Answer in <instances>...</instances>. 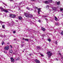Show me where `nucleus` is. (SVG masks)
<instances>
[{"label":"nucleus","instance_id":"nucleus-41","mask_svg":"<svg viewBox=\"0 0 63 63\" xmlns=\"http://www.w3.org/2000/svg\"><path fill=\"white\" fill-rule=\"evenodd\" d=\"M34 13H36V10H34Z\"/></svg>","mask_w":63,"mask_h":63},{"label":"nucleus","instance_id":"nucleus-47","mask_svg":"<svg viewBox=\"0 0 63 63\" xmlns=\"http://www.w3.org/2000/svg\"><path fill=\"white\" fill-rule=\"evenodd\" d=\"M59 54L60 55H61V53H59Z\"/></svg>","mask_w":63,"mask_h":63},{"label":"nucleus","instance_id":"nucleus-14","mask_svg":"<svg viewBox=\"0 0 63 63\" xmlns=\"http://www.w3.org/2000/svg\"><path fill=\"white\" fill-rule=\"evenodd\" d=\"M55 20L56 21H57V20H58V19H57V17H56V16H55Z\"/></svg>","mask_w":63,"mask_h":63},{"label":"nucleus","instance_id":"nucleus-36","mask_svg":"<svg viewBox=\"0 0 63 63\" xmlns=\"http://www.w3.org/2000/svg\"><path fill=\"white\" fill-rule=\"evenodd\" d=\"M31 1H35V0H31Z\"/></svg>","mask_w":63,"mask_h":63},{"label":"nucleus","instance_id":"nucleus-51","mask_svg":"<svg viewBox=\"0 0 63 63\" xmlns=\"http://www.w3.org/2000/svg\"><path fill=\"white\" fill-rule=\"evenodd\" d=\"M63 57H62V59H63Z\"/></svg>","mask_w":63,"mask_h":63},{"label":"nucleus","instance_id":"nucleus-9","mask_svg":"<svg viewBox=\"0 0 63 63\" xmlns=\"http://www.w3.org/2000/svg\"><path fill=\"white\" fill-rule=\"evenodd\" d=\"M18 18L20 20H21L22 19V17H21V16H18Z\"/></svg>","mask_w":63,"mask_h":63},{"label":"nucleus","instance_id":"nucleus-52","mask_svg":"<svg viewBox=\"0 0 63 63\" xmlns=\"http://www.w3.org/2000/svg\"><path fill=\"white\" fill-rule=\"evenodd\" d=\"M54 32H55L54 33H55V32H56V31H54Z\"/></svg>","mask_w":63,"mask_h":63},{"label":"nucleus","instance_id":"nucleus-55","mask_svg":"<svg viewBox=\"0 0 63 63\" xmlns=\"http://www.w3.org/2000/svg\"><path fill=\"white\" fill-rule=\"evenodd\" d=\"M8 44H9L7 43Z\"/></svg>","mask_w":63,"mask_h":63},{"label":"nucleus","instance_id":"nucleus-50","mask_svg":"<svg viewBox=\"0 0 63 63\" xmlns=\"http://www.w3.org/2000/svg\"><path fill=\"white\" fill-rule=\"evenodd\" d=\"M10 1H12V0H9Z\"/></svg>","mask_w":63,"mask_h":63},{"label":"nucleus","instance_id":"nucleus-26","mask_svg":"<svg viewBox=\"0 0 63 63\" xmlns=\"http://www.w3.org/2000/svg\"><path fill=\"white\" fill-rule=\"evenodd\" d=\"M29 10H30V11H32L33 10V9L30 8Z\"/></svg>","mask_w":63,"mask_h":63},{"label":"nucleus","instance_id":"nucleus-4","mask_svg":"<svg viewBox=\"0 0 63 63\" xmlns=\"http://www.w3.org/2000/svg\"><path fill=\"white\" fill-rule=\"evenodd\" d=\"M9 9H4L3 10V12H4L6 13H9V11H9Z\"/></svg>","mask_w":63,"mask_h":63},{"label":"nucleus","instance_id":"nucleus-17","mask_svg":"<svg viewBox=\"0 0 63 63\" xmlns=\"http://www.w3.org/2000/svg\"><path fill=\"white\" fill-rule=\"evenodd\" d=\"M5 25H2V27L4 29L5 28Z\"/></svg>","mask_w":63,"mask_h":63},{"label":"nucleus","instance_id":"nucleus-8","mask_svg":"<svg viewBox=\"0 0 63 63\" xmlns=\"http://www.w3.org/2000/svg\"><path fill=\"white\" fill-rule=\"evenodd\" d=\"M37 63H39L40 62V61L39 60H37V59H35L34 60Z\"/></svg>","mask_w":63,"mask_h":63},{"label":"nucleus","instance_id":"nucleus-29","mask_svg":"<svg viewBox=\"0 0 63 63\" xmlns=\"http://www.w3.org/2000/svg\"><path fill=\"white\" fill-rule=\"evenodd\" d=\"M13 33H16V32L15 31H14L13 32Z\"/></svg>","mask_w":63,"mask_h":63},{"label":"nucleus","instance_id":"nucleus-27","mask_svg":"<svg viewBox=\"0 0 63 63\" xmlns=\"http://www.w3.org/2000/svg\"><path fill=\"white\" fill-rule=\"evenodd\" d=\"M3 4L5 6H7V5L6 4H5V3H3Z\"/></svg>","mask_w":63,"mask_h":63},{"label":"nucleus","instance_id":"nucleus-34","mask_svg":"<svg viewBox=\"0 0 63 63\" xmlns=\"http://www.w3.org/2000/svg\"><path fill=\"white\" fill-rule=\"evenodd\" d=\"M4 52L5 53H7V51H4Z\"/></svg>","mask_w":63,"mask_h":63},{"label":"nucleus","instance_id":"nucleus-22","mask_svg":"<svg viewBox=\"0 0 63 63\" xmlns=\"http://www.w3.org/2000/svg\"><path fill=\"white\" fill-rule=\"evenodd\" d=\"M25 40L26 41H29V39H25Z\"/></svg>","mask_w":63,"mask_h":63},{"label":"nucleus","instance_id":"nucleus-10","mask_svg":"<svg viewBox=\"0 0 63 63\" xmlns=\"http://www.w3.org/2000/svg\"><path fill=\"white\" fill-rule=\"evenodd\" d=\"M52 9L53 10L55 11L56 10V7H53L52 8Z\"/></svg>","mask_w":63,"mask_h":63},{"label":"nucleus","instance_id":"nucleus-48","mask_svg":"<svg viewBox=\"0 0 63 63\" xmlns=\"http://www.w3.org/2000/svg\"><path fill=\"white\" fill-rule=\"evenodd\" d=\"M25 39H24V38H23V40H25Z\"/></svg>","mask_w":63,"mask_h":63},{"label":"nucleus","instance_id":"nucleus-11","mask_svg":"<svg viewBox=\"0 0 63 63\" xmlns=\"http://www.w3.org/2000/svg\"><path fill=\"white\" fill-rule=\"evenodd\" d=\"M48 2H50V3H52V0H48Z\"/></svg>","mask_w":63,"mask_h":63},{"label":"nucleus","instance_id":"nucleus-15","mask_svg":"<svg viewBox=\"0 0 63 63\" xmlns=\"http://www.w3.org/2000/svg\"><path fill=\"white\" fill-rule=\"evenodd\" d=\"M37 49H40L41 48V47L39 46H38L37 47Z\"/></svg>","mask_w":63,"mask_h":63},{"label":"nucleus","instance_id":"nucleus-7","mask_svg":"<svg viewBox=\"0 0 63 63\" xmlns=\"http://www.w3.org/2000/svg\"><path fill=\"white\" fill-rule=\"evenodd\" d=\"M38 14H40V12H42V11L41 10V8H38Z\"/></svg>","mask_w":63,"mask_h":63},{"label":"nucleus","instance_id":"nucleus-19","mask_svg":"<svg viewBox=\"0 0 63 63\" xmlns=\"http://www.w3.org/2000/svg\"><path fill=\"white\" fill-rule=\"evenodd\" d=\"M45 4H48V2L47 1H45Z\"/></svg>","mask_w":63,"mask_h":63},{"label":"nucleus","instance_id":"nucleus-20","mask_svg":"<svg viewBox=\"0 0 63 63\" xmlns=\"http://www.w3.org/2000/svg\"><path fill=\"white\" fill-rule=\"evenodd\" d=\"M0 23H6L5 22H2V21H0Z\"/></svg>","mask_w":63,"mask_h":63},{"label":"nucleus","instance_id":"nucleus-13","mask_svg":"<svg viewBox=\"0 0 63 63\" xmlns=\"http://www.w3.org/2000/svg\"><path fill=\"white\" fill-rule=\"evenodd\" d=\"M13 50H10V52L11 53H13Z\"/></svg>","mask_w":63,"mask_h":63},{"label":"nucleus","instance_id":"nucleus-25","mask_svg":"<svg viewBox=\"0 0 63 63\" xmlns=\"http://www.w3.org/2000/svg\"><path fill=\"white\" fill-rule=\"evenodd\" d=\"M19 60V57H18L16 60Z\"/></svg>","mask_w":63,"mask_h":63},{"label":"nucleus","instance_id":"nucleus-24","mask_svg":"<svg viewBox=\"0 0 63 63\" xmlns=\"http://www.w3.org/2000/svg\"><path fill=\"white\" fill-rule=\"evenodd\" d=\"M47 41H48L50 42H51V39H49L47 40Z\"/></svg>","mask_w":63,"mask_h":63},{"label":"nucleus","instance_id":"nucleus-33","mask_svg":"<svg viewBox=\"0 0 63 63\" xmlns=\"http://www.w3.org/2000/svg\"><path fill=\"white\" fill-rule=\"evenodd\" d=\"M34 8H35V9H37L38 7H36V6H35V7H34Z\"/></svg>","mask_w":63,"mask_h":63},{"label":"nucleus","instance_id":"nucleus-35","mask_svg":"<svg viewBox=\"0 0 63 63\" xmlns=\"http://www.w3.org/2000/svg\"><path fill=\"white\" fill-rule=\"evenodd\" d=\"M58 25V23H56V25Z\"/></svg>","mask_w":63,"mask_h":63},{"label":"nucleus","instance_id":"nucleus-40","mask_svg":"<svg viewBox=\"0 0 63 63\" xmlns=\"http://www.w3.org/2000/svg\"><path fill=\"white\" fill-rule=\"evenodd\" d=\"M38 22H40H40H41V21L40 20H38Z\"/></svg>","mask_w":63,"mask_h":63},{"label":"nucleus","instance_id":"nucleus-6","mask_svg":"<svg viewBox=\"0 0 63 63\" xmlns=\"http://www.w3.org/2000/svg\"><path fill=\"white\" fill-rule=\"evenodd\" d=\"M10 59L11 60V62H15V60L14 59V58L12 57H11L10 58Z\"/></svg>","mask_w":63,"mask_h":63},{"label":"nucleus","instance_id":"nucleus-43","mask_svg":"<svg viewBox=\"0 0 63 63\" xmlns=\"http://www.w3.org/2000/svg\"><path fill=\"white\" fill-rule=\"evenodd\" d=\"M4 44V42L2 43V45H3V44Z\"/></svg>","mask_w":63,"mask_h":63},{"label":"nucleus","instance_id":"nucleus-1","mask_svg":"<svg viewBox=\"0 0 63 63\" xmlns=\"http://www.w3.org/2000/svg\"><path fill=\"white\" fill-rule=\"evenodd\" d=\"M24 15L26 17H31H31H33V15H31L30 14H28L27 13H24Z\"/></svg>","mask_w":63,"mask_h":63},{"label":"nucleus","instance_id":"nucleus-16","mask_svg":"<svg viewBox=\"0 0 63 63\" xmlns=\"http://www.w3.org/2000/svg\"><path fill=\"white\" fill-rule=\"evenodd\" d=\"M42 17H47V16H46L43 15L42 16Z\"/></svg>","mask_w":63,"mask_h":63},{"label":"nucleus","instance_id":"nucleus-3","mask_svg":"<svg viewBox=\"0 0 63 63\" xmlns=\"http://www.w3.org/2000/svg\"><path fill=\"white\" fill-rule=\"evenodd\" d=\"M10 17H12L13 18H15V17H16V15L11 14H10Z\"/></svg>","mask_w":63,"mask_h":63},{"label":"nucleus","instance_id":"nucleus-37","mask_svg":"<svg viewBox=\"0 0 63 63\" xmlns=\"http://www.w3.org/2000/svg\"><path fill=\"white\" fill-rule=\"evenodd\" d=\"M55 43H56V44H57V41H56Z\"/></svg>","mask_w":63,"mask_h":63},{"label":"nucleus","instance_id":"nucleus-31","mask_svg":"<svg viewBox=\"0 0 63 63\" xmlns=\"http://www.w3.org/2000/svg\"><path fill=\"white\" fill-rule=\"evenodd\" d=\"M61 33V35H63V32H62Z\"/></svg>","mask_w":63,"mask_h":63},{"label":"nucleus","instance_id":"nucleus-39","mask_svg":"<svg viewBox=\"0 0 63 63\" xmlns=\"http://www.w3.org/2000/svg\"><path fill=\"white\" fill-rule=\"evenodd\" d=\"M45 19L46 20H47V18H45Z\"/></svg>","mask_w":63,"mask_h":63},{"label":"nucleus","instance_id":"nucleus-23","mask_svg":"<svg viewBox=\"0 0 63 63\" xmlns=\"http://www.w3.org/2000/svg\"><path fill=\"white\" fill-rule=\"evenodd\" d=\"M26 9H27L28 10H30V8H29L28 7H27L26 8Z\"/></svg>","mask_w":63,"mask_h":63},{"label":"nucleus","instance_id":"nucleus-12","mask_svg":"<svg viewBox=\"0 0 63 63\" xmlns=\"http://www.w3.org/2000/svg\"><path fill=\"white\" fill-rule=\"evenodd\" d=\"M0 9L1 10L3 11V10H4V9H3V8L1 7H0Z\"/></svg>","mask_w":63,"mask_h":63},{"label":"nucleus","instance_id":"nucleus-18","mask_svg":"<svg viewBox=\"0 0 63 63\" xmlns=\"http://www.w3.org/2000/svg\"><path fill=\"white\" fill-rule=\"evenodd\" d=\"M42 30H43V31H45V29L44 28H41Z\"/></svg>","mask_w":63,"mask_h":63},{"label":"nucleus","instance_id":"nucleus-49","mask_svg":"<svg viewBox=\"0 0 63 63\" xmlns=\"http://www.w3.org/2000/svg\"><path fill=\"white\" fill-rule=\"evenodd\" d=\"M10 47H11V48H12V46H10Z\"/></svg>","mask_w":63,"mask_h":63},{"label":"nucleus","instance_id":"nucleus-38","mask_svg":"<svg viewBox=\"0 0 63 63\" xmlns=\"http://www.w3.org/2000/svg\"><path fill=\"white\" fill-rule=\"evenodd\" d=\"M56 60H57V61H58V59H57V58L56 59Z\"/></svg>","mask_w":63,"mask_h":63},{"label":"nucleus","instance_id":"nucleus-44","mask_svg":"<svg viewBox=\"0 0 63 63\" xmlns=\"http://www.w3.org/2000/svg\"><path fill=\"white\" fill-rule=\"evenodd\" d=\"M21 47H23V45H21Z\"/></svg>","mask_w":63,"mask_h":63},{"label":"nucleus","instance_id":"nucleus-21","mask_svg":"<svg viewBox=\"0 0 63 63\" xmlns=\"http://www.w3.org/2000/svg\"><path fill=\"white\" fill-rule=\"evenodd\" d=\"M60 3V1H59L57 2V5H59V4Z\"/></svg>","mask_w":63,"mask_h":63},{"label":"nucleus","instance_id":"nucleus-46","mask_svg":"<svg viewBox=\"0 0 63 63\" xmlns=\"http://www.w3.org/2000/svg\"><path fill=\"white\" fill-rule=\"evenodd\" d=\"M32 55V54H29V55H30V56H31V55Z\"/></svg>","mask_w":63,"mask_h":63},{"label":"nucleus","instance_id":"nucleus-42","mask_svg":"<svg viewBox=\"0 0 63 63\" xmlns=\"http://www.w3.org/2000/svg\"><path fill=\"white\" fill-rule=\"evenodd\" d=\"M46 7L47 8H48V5H47V6H46Z\"/></svg>","mask_w":63,"mask_h":63},{"label":"nucleus","instance_id":"nucleus-53","mask_svg":"<svg viewBox=\"0 0 63 63\" xmlns=\"http://www.w3.org/2000/svg\"><path fill=\"white\" fill-rule=\"evenodd\" d=\"M23 52H24V51H23Z\"/></svg>","mask_w":63,"mask_h":63},{"label":"nucleus","instance_id":"nucleus-32","mask_svg":"<svg viewBox=\"0 0 63 63\" xmlns=\"http://www.w3.org/2000/svg\"><path fill=\"white\" fill-rule=\"evenodd\" d=\"M40 55L41 56H44V55H43V54H40Z\"/></svg>","mask_w":63,"mask_h":63},{"label":"nucleus","instance_id":"nucleus-5","mask_svg":"<svg viewBox=\"0 0 63 63\" xmlns=\"http://www.w3.org/2000/svg\"><path fill=\"white\" fill-rule=\"evenodd\" d=\"M9 49V47L8 46H7L6 47H4V49L6 50H8Z\"/></svg>","mask_w":63,"mask_h":63},{"label":"nucleus","instance_id":"nucleus-30","mask_svg":"<svg viewBox=\"0 0 63 63\" xmlns=\"http://www.w3.org/2000/svg\"><path fill=\"white\" fill-rule=\"evenodd\" d=\"M22 2H20V3H19V5H21V4H22Z\"/></svg>","mask_w":63,"mask_h":63},{"label":"nucleus","instance_id":"nucleus-2","mask_svg":"<svg viewBox=\"0 0 63 63\" xmlns=\"http://www.w3.org/2000/svg\"><path fill=\"white\" fill-rule=\"evenodd\" d=\"M47 53L48 54L49 58L51 56V55H52V53H50V51H48Z\"/></svg>","mask_w":63,"mask_h":63},{"label":"nucleus","instance_id":"nucleus-54","mask_svg":"<svg viewBox=\"0 0 63 63\" xmlns=\"http://www.w3.org/2000/svg\"><path fill=\"white\" fill-rule=\"evenodd\" d=\"M14 40H16V39H14Z\"/></svg>","mask_w":63,"mask_h":63},{"label":"nucleus","instance_id":"nucleus-28","mask_svg":"<svg viewBox=\"0 0 63 63\" xmlns=\"http://www.w3.org/2000/svg\"><path fill=\"white\" fill-rule=\"evenodd\" d=\"M60 10L61 11H63V9H62L61 8H60Z\"/></svg>","mask_w":63,"mask_h":63},{"label":"nucleus","instance_id":"nucleus-45","mask_svg":"<svg viewBox=\"0 0 63 63\" xmlns=\"http://www.w3.org/2000/svg\"><path fill=\"white\" fill-rule=\"evenodd\" d=\"M15 21H16V22H18V20H15Z\"/></svg>","mask_w":63,"mask_h":63}]
</instances>
